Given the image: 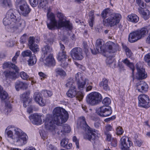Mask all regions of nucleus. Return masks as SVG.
Here are the masks:
<instances>
[{"instance_id":"obj_1","label":"nucleus","mask_w":150,"mask_h":150,"mask_svg":"<svg viewBox=\"0 0 150 150\" xmlns=\"http://www.w3.org/2000/svg\"><path fill=\"white\" fill-rule=\"evenodd\" d=\"M53 114V118L50 115L46 117L45 127L47 129L50 131L56 133L58 129L55 128L54 124L61 126L62 124L67 121L69 118V114L64 109L59 107L54 109Z\"/></svg>"},{"instance_id":"obj_2","label":"nucleus","mask_w":150,"mask_h":150,"mask_svg":"<svg viewBox=\"0 0 150 150\" xmlns=\"http://www.w3.org/2000/svg\"><path fill=\"white\" fill-rule=\"evenodd\" d=\"M15 11L12 9L8 10L6 16L3 19V24L6 26L12 24V27L14 28L23 29L25 26V21L16 13Z\"/></svg>"},{"instance_id":"obj_3","label":"nucleus","mask_w":150,"mask_h":150,"mask_svg":"<svg viewBox=\"0 0 150 150\" xmlns=\"http://www.w3.org/2000/svg\"><path fill=\"white\" fill-rule=\"evenodd\" d=\"M14 135L11 130L5 131V136L6 138L10 139L13 142L19 146H22L27 142L28 137L26 133L19 128H15Z\"/></svg>"},{"instance_id":"obj_4","label":"nucleus","mask_w":150,"mask_h":150,"mask_svg":"<svg viewBox=\"0 0 150 150\" xmlns=\"http://www.w3.org/2000/svg\"><path fill=\"white\" fill-rule=\"evenodd\" d=\"M101 16L104 19L106 18L104 21L111 27L116 25L119 23L122 17L119 13H112L109 8L103 10Z\"/></svg>"},{"instance_id":"obj_5","label":"nucleus","mask_w":150,"mask_h":150,"mask_svg":"<svg viewBox=\"0 0 150 150\" xmlns=\"http://www.w3.org/2000/svg\"><path fill=\"white\" fill-rule=\"evenodd\" d=\"M78 125L80 128L86 131V133L84 135V138L87 139L93 142H95L97 138L95 130H93L86 123L85 118L84 117H80L78 120Z\"/></svg>"},{"instance_id":"obj_6","label":"nucleus","mask_w":150,"mask_h":150,"mask_svg":"<svg viewBox=\"0 0 150 150\" xmlns=\"http://www.w3.org/2000/svg\"><path fill=\"white\" fill-rule=\"evenodd\" d=\"M103 103L105 105L96 109V112L100 116L104 117L108 116L110 115L112 111L110 107L108 105L111 103V100L108 97L105 98L102 101Z\"/></svg>"},{"instance_id":"obj_7","label":"nucleus","mask_w":150,"mask_h":150,"mask_svg":"<svg viewBox=\"0 0 150 150\" xmlns=\"http://www.w3.org/2000/svg\"><path fill=\"white\" fill-rule=\"evenodd\" d=\"M57 16L59 19L57 22V28H60L65 27L70 30L72 29L71 25L70 24L69 21L66 20V17L63 14L58 12L57 13Z\"/></svg>"},{"instance_id":"obj_8","label":"nucleus","mask_w":150,"mask_h":150,"mask_svg":"<svg viewBox=\"0 0 150 150\" xmlns=\"http://www.w3.org/2000/svg\"><path fill=\"white\" fill-rule=\"evenodd\" d=\"M15 2L16 5H19L21 15L25 17H27L31 11V9L26 2L24 0H16Z\"/></svg>"},{"instance_id":"obj_9","label":"nucleus","mask_w":150,"mask_h":150,"mask_svg":"<svg viewBox=\"0 0 150 150\" xmlns=\"http://www.w3.org/2000/svg\"><path fill=\"white\" fill-rule=\"evenodd\" d=\"M101 99V94L97 92H94L90 93L86 97L87 103L92 105L97 104L100 101Z\"/></svg>"},{"instance_id":"obj_10","label":"nucleus","mask_w":150,"mask_h":150,"mask_svg":"<svg viewBox=\"0 0 150 150\" xmlns=\"http://www.w3.org/2000/svg\"><path fill=\"white\" fill-rule=\"evenodd\" d=\"M47 16L48 19L47 25L48 28L53 30L55 27H57V21L55 18L54 15L49 9L48 10Z\"/></svg>"},{"instance_id":"obj_11","label":"nucleus","mask_w":150,"mask_h":150,"mask_svg":"<svg viewBox=\"0 0 150 150\" xmlns=\"http://www.w3.org/2000/svg\"><path fill=\"white\" fill-rule=\"evenodd\" d=\"M138 104L139 106L147 108L150 107V99L149 96L145 94H142L138 97Z\"/></svg>"},{"instance_id":"obj_12","label":"nucleus","mask_w":150,"mask_h":150,"mask_svg":"<svg viewBox=\"0 0 150 150\" xmlns=\"http://www.w3.org/2000/svg\"><path fill=\"white\" fill-rule=\"evenodd\" d=\"M82 49L79 47H75L71 50L70 54L73 59L76 60H81L83 58Z\"/></svg>"},{"instance_id":"obj_13","label":"nucleus","mask_w":150,"mask_h":150,"mask_svg":"<svg viewBox=\"0 0 150 150\" xmlns=\"http://www.w3.org/2000/svg\"><path fill=\"white\" fill-rule=\"evenodd\" d=\"M132 143L126 136L123 137L120 139V146L122 150H129V147Z\"/></svg>"},{"instance_id":"obj_14","label":"nucleus","mask_w":150,"mask_h":150,"mask_svg":"<svg viewBox=\"0 0 150 150\" xmlns=\"http://www.w3.org/2000/svg\"><path fill=\"white\" fill-rule=\"evenodd\" d=\"M35 38L33 37H30L28 40V45L30 49L35 53L39 51V48L38 45L34 43Z\"/></svg>"},{"instance_id":"obj_15","label":"nucleus","mask_w":150,"mask_h":150,"mask_svg":"<svg viewBox=\"0 0 150 150\" xmlns=\"http://www.w3.org/2000/svg\"><path fill=\"white\" fill-rule=\"evenodd\" d=\"M137 71V77L139 79H144L147 77V74H145V69L141 67L140 64L137 63L136 64Z\"/></svg>"},{"instance_id":"obj_16","label":"nucleus","mask_w":150,"mask_h":150,"mask_svg":"<svg viewBox=\"0 0 150 150\" xmlns=\"http://www.w3.org/2000/svg\"><path fill=\"white\" fill-rule=\"evenodd\" d=\"M96 49L93 50L91 49L92 53L94 54H96L98 53H101L105 52L103 48V46L102 44V42L100 39L97 40L96 42Z\"/></svg>"},{"instance_id":"obj_17","label":"nucleus","mask_w":150,"mask_h":150,"mask_svg":"<svg viewBox=\"0 0 150 150\" xmlns=\"http://www.w3.org/2000/svg\"><path fill=\"white\" fill-rule=\"evenodd\" d=\"M42 115L38 113H35L31 115L29 117V118L32 121L33 124L37 125H40L42 122Z\"/></svg>"},{"instance_id":"obj_18","label":"nucleus","mask_w":150,"mask_h":150,"mask_svg":"<svg viewBox=\"0 0 150 150\" xmlns=\"http://www.w3.org/2000/svg\"><path fill=\"white\" fill-rule=\"evenodd\" d=\"M136 89L139 91L142 92L148 90V86L145 81H142L137 83Z\"/></svg>"},{"instance_id":"obj_19","label":"nucleus","mask_w":150,"mask_h":150,"mask_svg":"<svg viewBox=\"0 0 150 150\" xmlns=\"http://www.w3.org/2000/svg\"><path fill=\"white\" fill-rule=\"evenodd\" d=\"M62 127H59L61 128ZM71 130V128L70 126L67 124H65L62 127V129L60 131H57V133L59 135H61V137H63L66 133H69Z\"/></svg>"},{"instance_id":"obj_20","label":"nucleus","mask_w":150,"mask_h":150,"mask_svg":"<svg viewBox=\"0 0 150 150\" xmlns=\"http://www.w3.org/2000/svg\"><path fill=\"white\" fill-rule=\"evenodd\" d=\"M15 86L16 91H18L20 89L26 90L28 88V85L26 83L19 81H17L15 83Z\"/></svg>"},{"instance_id":"obj_21","label":"nucleus","mask_w":150,"mask_h":150,"mask_svg":"<svg viewBox=\"0 0 150 150\" xmlns=\"http://www.w3.org/2000/svg\"><path fill=\"white\" fill-rule=\"evenodd\" d=\"M33 98L35 101L38 103L40 105L42 106L45 105V100L43 99L40 93L35 92L34 94Z\"/></svg>"},{"instance_id":"obj_22","label":"nucleus","mask_w":150,"mask_h":150,"mask_svg":"<svg viewBox=\"0 0 150 150\" xmlns=\"http://www.w3.org/2000/svg\"><path fill=\"white\" fill-rule=\"evenodd\" d=\"M30 94V91H28L23 93L21 96V98L23 101V106L25 108L27 106V104H28L29 103L28 100L29 98V96Z\"/></svg>"},{"instance_id":"obj_23","label":"nucleus","mask_w":150,"mask_h":150,"mask_svg":"<svg viewBox=\"0 0 150 150\" xmlns=\"http://www.w3.org/2000/svg\"><path fill=\"white\" fill-rule=\"evenodd\" d=\"M108 51L110 53H114L116 52L118 48L119 45L112 42H109L108 45Z\"/></svg>"},{"instance_id":"obj_24","label":"nucleus","mask_w":150,"mask_h":150,"mask_svg":"<svg viewBox=\"0 0 150 150\" xmlns=\"http://www.w3.org/2000/svg\"><path fill=\"white\" fill-rule=\"evenodd\" d=\"M45 64L48 66H54L55 64V60L52 54H49L45 60Z\"/></svg>"},{"instance_id":"obj_25","label":"nucleus","mask_w":150,"mask_h":150,"mask_svg":"<svg viewBox=\"0 0 150 150\" xmlns=\"http://www.w3.org/2000/svg\"><path fill=\"white\" fill-rule=\"evenodd\" d=\"M138 10L139 13L143 16V17L145 20H146L149 18L150 12L149 10H144L142 8H139Z\"/></svg>"},{"instance_id":"obj_26","label":"nucleus","mask_w":150,"mask_h":150,"mask_svg":"<svg viewBox=\"0 0 150 150\" xmlns=\"http://www.w3.org/2000/svg\"><path fill=\"white\" fill-rule=\"evenodd\" d=\"M3 67L4 69L11 68L15 70L16 72H18L19 69L18 67L14 64L12 63L11 62H6L4 63L3 64Z\"/></svg>"},{"instance_id":"obj_27","label":"nucleus","mask_w":150,"mask_h":150,"mask_svg":"<svg viewBox=\"0 0 150 150\" xmlns=\"http://www.w3.org/2000/svg\"><path fill=\"white\" fill-rule=\"evenodd\" d=\"M76 83L78 89L81 91L85 89L86 85L87 83H88V80L87 79H85L82 81H79Z\"/></svg>"},{"instance_id":"obj_28","label":"nucleus","mask_w":150,"mask_h":150,"mask_svg":"<svg viewBox=\"0 0 150 150\" xmlns=\"http://www.w3.org/2000/svg\"><path fill=\"white\" fill-rule=\"evenodd\" d=\"M67 96L69 97L73 98L75 97L76 94V91L75 86L70 88L66 93Z\"/></svg>"},{"instance_id":"obj_29","label":"nucleus","mask_w":150,"mask_h":150,"mask_svg":"<svg viewBox=\"0 0 150 150\" xmlns=\"http://www.w3.org/2000/svg\"><path fill=\"white\" fill-rule=\"evenodd\" d=\"M68 139L67 138H64L61 140L60 145L67 149H70L72 147V144L71 143L68 144Z\"/></svg>"},{"instance_id":"obj_30","label":"nucleus","mask_w":150,"mask_h":150,"mask_svg":"<svg viewBox=\"0 0 150 150\" xmlns=\"http://www.w3.org/2000/svg\"><path fill=\"white\" fill-rule=\"evenodd\" d=\"M108 81L106 78H103L101 81L99 85L105 91L109 90V87L108 86Z\"/></svg>"},{"instance_id":"obj_31","label":"nucleus","mask_w":150,"mask_h":150,"mask_svg":"<svg viewBox=\"0 0 150 150\" xmlns=\"http://www.w3.org/2000/svg\"><path fill=\"white\" fill-rule=\"evenodd\" d=\"M128 20L131 22L135 23L139 21V18L136 14H132L128 16Z\"/></svg>"},{"instance_id":"obj_32","label":"nucleus","mask_w":150,"mask_h":150,"mask_svg":"<svg viewBox=\"0 0 150 150\" xmlns=\"http://www.w3.org/2000/svg\"><path fill=\"white\" fill-rule=\"evenodd\" d=\"M5 76L6 78L15 79L16 78V73L13 71H8L5 72Z\"/></svg>"},{"instance_id":"obj_33","label":"nucleus","mask_w":150,"mask_h":150,"mask_svg":"<svg viewBox=\"0 0 150 150\" xmlns=\"http://www.w3.org/2000/svg\"><path fill=\"white\" fill-rule=\"evenodd\" d=\"M0 98L2 100L7 99L8 98L7 92L3 90L2 87L0 85Z\"/></svg>"},{"instance_id":"obj_34","label":"nucleus","mask_w":150,"mask_h":150,"mask_svg":"<svg viewBox=\"0 0 150 150\" xmlns=\"http://www.w3.org/2000/svg\"><path fill=\"white\" fill-rule=\"evenodd\" d=\"M42 50L43 54L45 55L51 53L52 51V48L50 46L47 45L42 48Z\"/></svg>"},{"instance_id":"obj_35","label":"nucleus","mask_w":150,"mask_h":150,"mask_svg":"<svg viewBox=\"0 0 150 150\" xmlns=\"http://www.w3.org/2000/svg\"><path fill=\"white\" fill-rule=\"evenodd\" d=\"M48 3L47 0H40L38 7L40 8L45 9L47 6Z\"/></svg>"},{"instance_id":"obj_36","label":"nucleus","mask_w":150,"mask_h":150,"mask_svg":"<svg viewBox=\"0 0 150 150\" xmlns=\"http://www.w3.org/2000/svg\"><path fill=\"white\" fill-rule=\"evenodd\" d=\"M67 57L66 52H61L58 53L57 59L58 60L61 61L66 60V59L68 58Z\"/></svg>"},{"instance_id":"obj_37","label":"nucleus","mask_w":150,"mask_h":150,"mask_svg":"<svg viewBox=\"0 0 150 150\" xmlns=\"http://www.w3.org/2000/svg\"><path fill=\"white\" fill-rule=\"evenodd\" d=\"M0 4L4 7H10L12 6L11 2V0H0Z\"/></svg>"},{"instance_id":"obj_38","label":"nucleus","mask_w":150,"mask_h":150,"mask_svg":"<svg viewBox=\"0 0 150 150\" xmlns=\"http://www.w3.org/2000/svg\"><path fill=\"white\" fill-rule=\"evenodd\" d=\"M123 63L126 64L128 67H129L132 71V73L133 74L134 70V67L133 64L130 62L127 59H125L123 61Z\"/></svg>"},{"instance_id":"obj_39","label":"nucleus","mask_w":150,"mask_h":150,"mask_svg":"<svg viewBox=\"0 0 150 150\" xmlns=\"http://www.w3.org/2000/svg\"><path fill=\"white\" fill-rule=\"evenodd\" d=\"M28 62V64L29 66H32L35 64L37 62L35 56L34 55L30 56Z\"/></svg>"},{"instance_id":"obj_40","label":"nucleus","mask_w":150,"mask_h":150,"mask_svg":"<svg viewBox=\"0 0 150 150\" xmlns=\"http://www.w3.org/2000/svg\"><path fill=\"white\" fill-rule=\"evenodd\" d=\"M71 61V59L69 58L66 59V60L61 61L60 65L62 67L66 69L68 67L69 63Z\"/></svg>"},{"instance_id":"obj_41","label":"nucleus","mask_w":150,"mask_h":150,"mask_svg":"<svg viewBox=\"0 0 150 150\" xmlns=\"http://www.w3.org/2000/svg\"><path fill=\"white\" fill-rule=\"evenodd\" d=\"M56 73L61 76H64L66 75L65 72L62 69L57 68L55 69Z\"/></svg>"},{"instance_id":"obj_42","label":"nucleus","mask_w":150,"mask_h":150,"mask_svg":"<svg viewBox=\"0 0 150 150\" xmlns=\"http://www.w3.org/2000/svg\"><path fill=\"white\" fill-rule=\"evenodd\" d=\"M21 56L23 57H30L32 55V52L29 50H26L23 51L21 54Z\"/></svg>"},{"instance_id":"obj_43","label":"nucleus","mask_w":150,"mask_h":150,"mask_svg":"<svg viewBox=\"0 0 150 150\" xmlns=\"http://www.w3.org/2000/svg\"><path fill=\"white\" fill-rule=\"evenodd\" d=\"M144 60L147 63L148 66L150 67V53L145 55L144 57Z\"/></svg>"},{"instance_id":"obj_44","label":"nucleus","mask_w":150,"mask_h":150,"mask_svg":"<svg viewBox=\"0 0 150 150\" xmlns=\"http://www.w3.org/2000/svg\"><path fill=\"white\" fill-rule=\"evenodd\" d=\"M21 77L24 80H28V79L30 80V78H29V76L28 74L24 71L21 72L20 73Z\"/></svg>"},{"instance_id":"obj_45","label":"nucleus","mask_w":150,"mask_h":150,"mask_svg":"<svg viewBox=\"0 0 150 150\" xmlns=\"http://www.w3.org/2000/svg\"><path fill=\"white\" fill-rule=\"evenodd\" d=\"M75 78L76 82L78 81H80L83 80V78L81 74L79 72L77 73L75 76Z\"/></svg>"},{"instance_id":"obj_46","label":"nucleus","mask_w":150,"mask_h":150,"mask_svg":"<svg viewBox=\"0 0 150 150\" xmlns=\"http://www.w3.org/2000/svg\"><path fill=\"white\" fill-rule=\"evenodd\" d=\"M124 48L126 52V55L127 57H130L132 54L131 51L126 46L124 47Z\"/></svg>"},{"instance_id":"obj_47","label":"nucleus","mask_w":150,"mask_h":150,"mask_svg":"<svg viewBox=\"0 0 150 150\" xmlns=\"http://www.w3.org/2000/svg\"><path fill=\"white\" fill-rule=\"evenodd\" d=\"M20 51H17L15 55L13 58L12 60V62L15 64L17 63L16 60L17 57L20 55Z\"/></svg>"},{"instance_id":"obj_48","label":"nucleus","mask_w":150,"mask_h":150,"mask_svg":"<svg viewBox=\"0 0 150 150\" xmlns=\"http://www.w3.org/2000/svg\"><path fill=\"white\" fill-rule=\"evenodd\" d=\"M12 110V107L10 103L6 105L5 111L8 113L11 112Z\"/></svg>"},{"instance_id":"obj_49","label":"nucleus","mask_w":150,"mask_h":150,"mask_svg":"<svg viewBox=\"0 0 150 150\" xmlns=\"http://www.w3.org/2000/svg\"><path fill=\"white\" fill-rule=\"evenodd\" d=\"M136 2L139 6V8L145 7V4L142 0H136Z\"/></svg>"},{"instance_id":"obj_50","label":"nucleus","mask_w":150,"mask_h":150,"mask_svg":"<svg viewBox=\"0 0 150 150\" xmlns=\"http://www.w3.org/2000/svg\"><path fill=\"white\" fill-rule=\"evenodd\" d=\"M90 14H91V15H90V21L89 22V25L92 27L93 26V22L94 18L93 14L92 13L90 12Z\"/></svg>"},{"instance_id":"obj_51","label":"nucleus","mask_w":150,"mask_h":150,"mask_svg":"<svg viewBox=\"0 0 150 150\" xmlns=\"http://www.w3.org/2000/svg\"><path fill=\"white\" fill-rule=\"evenodd\" d=\"M74 83V80L73 79L71 78L69 80V81L66 84V86L67 87H69L71 88L72 87H73L74 86L73 85V83Z\"/></svg>"},{"instance_id":"obj_52","label":"nucleus","mask_w":150,"mask_h":150,"mask_svg":"<svg viewBox=\"0 0 150 150\" xmlns=\"http://www.w3.org/2000/svg\"><path fill=\"white\" fill-rule=\"evenodd\" d=\"M30 4L33 7L36 6L38 4V0H29Z\"/></svg>"},{"instance_id":"obj_53","label":"nucleus","mask_w":150,"mask_h":150,"mask_svg":"<svg viewBox=\"0 0 150 150\" xmlns=\"http://www.w3.org/2000/svg\"><path fill=\"white\" fill-rule=\"evenodd\" d=\"M76 97L80 101L81 100L83 99V95L82 92H78V93H76Z\"/></svg>"},{"instance_id":"obj_54","label":"nucleus","mask_w":150,"mask_h":150,"mask_svg":"<svg viewBox=\"0 0 150 150\" xmlns=\"http://www.w3.org/2000/svg\"><path fill=\"white\" fill-rule=\"evenodd\" d=\"M26 34H24L21 38V40H20V42L22 44L26 42Z\"/></svg>"},{"instance_id":"obj_55","label":"nucleus","mask_w":150,"mask_h":150,"mask_svg":"<svg viewBox=\"0 0 150 150\" xmlns=\"http://www.w3.org/2000/svg\"><path fill=\"white\" fill-rule=\"evenodd\" d=\"M44 93L45 96L50 97L53 94L52 92L50 91L45 90L44 91Z\"/></svg>"},{"instance_id":"obj_56","label":"nucleus","mask_w":150,"mask_h":150,"mask_svg":"<svg viewBox=\"0 0 150 150\" xmlns=\"http://www.w3.org/2000/svg\"><path fill=\"white\" fill-rule=\"evenodd\" d=\"M47 147L50 150H57V148L51 144H48L47 145Z\"/></svg>"},{"instance_id":"obj_57","label":"nucleus","mask_w":150,"mask_h":150,"mask_svg":"<svg viewBox=\"0 0 150 150\" xmlns=\"http://www.w3.org/2000/svg\"><path fill=\"white\" fill-rule=\"evenodd\" d=\"M117 134L118 135L122 134L124 131L120 127H117L116 129Z\"/></svg>"},{"instance_id":"obj_58","label":"nucleus","mask_w":150,"mask_h":150,"mask_svg":"<svg viewBox=\"0 0 150 150\" xmlns=\"http://www.w3.org/2000/svg\"><path fill=\"white\" fill-rule=\"evenodd\" d=\"M73 141L75 143L76 147L78 148H79V141L77 140L76 137L75 136H74L73 138Z\"/></svg>"},{"instance_id":"obj_59","label":"nucleus","mask_w":150,"mask_h":150,"mask_svg":"<svg viewBox=\"0 0 150 150\" xmlns=\"http://www.w3.org/2000/svg\"><path fill=\"white\" fill-rule=\"evenodd\" d=\"M105 134L106 136L107 140L109 142L111 140V135L108 132H105Z\"/></svg>"},{"instance_id":"obj_60","label":"nucleus","mask_w":150,"mask_h":150,"mask_svg":"<svg viewBox=\"0 0 150 150\" xmlns=\"http://www.w3.org/2000/svg\"><path fill=\"white\" fill-rule=\"evenodd\" d=\"M39 75L40 76V79L41 80H43L44 78L46 77V75L42 72H39Z\"/></svg>"},{"instance_id":"obj_61","label":"nucleus","mask_w":150,"mask_h":150,"mask_svg":"<svg viewBox=\"0 0 150 150\" xmlns=\"http://www.w3.org/2000/svg\"><path fill=\"white\" fill-rule=\"evenodd\" d=\"M117 140L115 138L113 139L111 142L112 146L114 147H116L117 145Z\"/></svg>"},{"instance_id":"obj_62","label":"nucleus","mask_w":150,"mask_h":150,"mask_svg":"<svg viewBox=\"0 0 150 150\" xmlns=\"http://www.w3.org/2000/svg\"><path fill=\"white\" fill-rule=\"evenodd\" d=\"M115 118V116H113L110 117L105 119L104 120L106 122H108L112 120Z\"/></svg>"},{"instance_id":"obj_63","label":"nucleus","mask_w":150,"mask_h":150,"mask_svg":"<svg viewBox=\"0 0 150 150\" xmlns=\"http://www.w3.org/2000/svg\"><path fill=\"white\" fill-rule=\"evenodd\" d=\"M143 142L142 141L137 140L135 141V144L139 146H140L142 144Z\"/></svg>"},{"instance_id":"obj_64","label":"nucleus","mask_w":150,"mask_h":150,"mask_svg":"<svg viewBox=\"0 0 150 150\" xmlns=\"http://www.w3.org/2000/svg\"><path fill=\"white\" fill-rule=\"evenodd\" d=\"M106 129L108 132L109 131H111L113 130V129L111 126L109 125H107L106 126Z\"/></svg>"}]
</instances>
